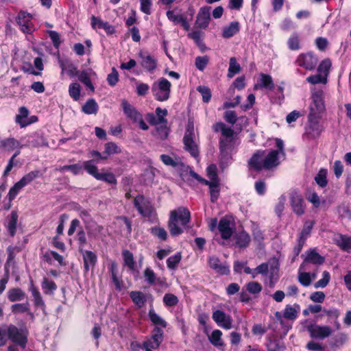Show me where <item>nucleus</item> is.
Returning a JSON list of instances; mask_svg holds the SVG:
<instances>
[{
	"instance_id": "obj_1",
	"label": "nucleus",
	"mask_w": 351,
	"mask_h": 351,
	"mask_svg": "<svg viewBox=\"0 0 351 351\" xmlns=\"http://www.w3.org/2000/svg\"><path fill=\"white\" fill-rule=\"evenodd\" d=\"M276 149L266 151L258 150L250 158L249 165L255 170L271 169L276 167L280 160L285 157L284 143L281 139L276 138Z\"/></svg>"
},
{
	"instance_id": "obj_2",
	"label": "nucleus",
	"mask_w": 351,
	"mask_h": 351,
	"mask_svg": "<svg viewBox=\"0 0 351 351\" xmlns=\"http://www.w3.org/2000/svg\"><path fill=\"white\" fill-rule=\"evenodd\" d=\"M214 130L216 132H220L222 135L220 140L221 162L223 164L228 163L230 160L231 153L236 145L234 131L231 128L226 126L221 122L217 123L214 125Z\"/></svg>"
},
{
	"instance_id": "obj_3",
	"label": "nucleus",
	"mask_w": 351,
	"mask_h": 351,
	"mask_svg": "<svg viewBox=\"0 0 351 351\" xmlns=\"http://www.w3.org/2000/svg\"><path fill=\"white\" fill-rule=\"evenodd\" d=\"M190 220V213L184 207L171 211L169 221V228L173 236H177L182 233L183 228Z\"/></svg>"
},
{
	"instance_id": "obj_4",
	"label": "nucleus",
	"mask_w": 351,
	"mask_h": 351,
	"mask_svg": "<svg viewBox=\"0 0 351 351\" xmlns=\"http://www.w3.org/2000/svg\"><path fill=\"white\" fill-rule=\"evenodd\" d=\"M8 339L20 348L25 349L28 341L29 332L25 326L17 327L14 324L5 325Z\"/></svg>"
},
{
	"instance_id": "obj_5",
	"label": "nucleus",
	"mask_w": 351,
	"mask_h": 351,
	"mask_svg": "<svg viewBox=\"0 0 351 351\" xmlns=\"http://www.w3.org/2000/svg\"><path fill=\"white\" fill-rule=\"evenodd\" d=\"M184 148L191 155L195 158L198 156V145L195 134L194 132V126L192 122H189L186 126L185 134L183 138Z\"/></svg>"
},
{
	"instance_id": "obj_6",
	"label": "nucleus",
	"mask_w": 351,
	"mask_h": 351,
	"mask_svg": "<svg viewBox=\"0 0 351 351\" xmlns=\"http://www.w3.org/2000/svg\"><path fill=\"white\" fill-rule=\"evenodd\" d=\"M312 102L310 105L309 114H314L322 117L325 111V105L324 101V93L321 89L313 88L311 90Z\"/></svg>"
},
{
	"instance_id": "obj_7",
	"label": "nucleus",
	"mask_w": 351,
	"mask_h": 351,
	"mask_svg": "<svg viewBox=\"0 0 351 351\" xmlns=\"http://www.w3.org/2000/svg\"><path fill=\"white\" fill-rule=\"evenodd\" d=\"M156 116H155V130H157L160 138H165L169 134V128L167 127V114L166 109L157 108L156 110Z\"/></svg>"
},
{
	"instance_id": "obj_8",
	"label": "nucleus",
	"mask_w": 351,
	"mask_h": 351,
	"mask_svg": "<svg viewBox=\"0 0 351 351\" xmlns=\"http://www.w3.org/2000/svg\"><path fill=\"white\" fill-rule=\"evenodd\" d=\"M322 117L309 114L308 116V123L306 127V134L312 138L318 137L323 131V127L320 124Z\"/></svg>"
},
{
	"instance_id": "obj_9",
	"label": "nucleus",
	"mask_w": 351,
	"mask_h": 351,
	"mask_svg": "<svg viewBox=\"0 0 351 351\" xmlns=\"http://www.w3.org/2000/svg\"><path fill=\"white\" fill-rule=\"evenodd\" d=\"M123 112L128 118L132 120L134 122L138 123L139 127L143 130H147L148 125L142 119L141 114L130 105L126 100H123L121 103Z\"/></svg>"
},
{
	"instance_id": "obj_10",
	"label": "nucleus",
	"mask_w": 351,
	"mask_h": 351,
	"mask_svg": "<svg viewBox=\"0 0 351 351\" xmlns=\"http://www.w3.org/2000/svg\"><path fill=\"white\" fill-rule=\"evenodd\" d=\"M171 84L165 78H160L157 86L155 87V99L160 101H164L169 98Z\"/></svg>"
},
{
	"instance_id": "obj_11",
	"label": "nucleus",
	"mask_w": 351,
	"mask_h": 351,
	"mask_svg": "<svg viewBox=\"0 0 351 351\" xmlns=\"http://www.w3.org/2000/svg\"><path fill=\"white\" fill-rule=\"evenodd\" d=\"M317 58L311 52L300 53L296 58L295 64L306 70H313L317 64Z\"/></svg>"
},
{
	"instance_id": "obj_12",
	"label": "nucleus",
	"mask_w": 351,
	"mask_h": 351,
	"mask_svg": "<svg viewBox=\"0 0 351 351\" xmlns=\"http://www.w3.org/2000/svg\"><path fill=\"white\" fill-rule=\"evenodd\" d=\"M32 16L25 12H20L16 17V22L19 25L20 29L25 34H31L35 30L32 23Z\"/></svg>"
},
{
	"instance_id": "obj_13",
	"label": "nucleus",
	"mask_w": 351,
	"mask_h": 351,
	"mask_svg": "<svg viewBox=\"0 0 351 351\" xmlns=\"http://www.w3.org/2000/svg\"><path fill=\"white\" fill-rule=\"evenodd\" d=\"M134 205L139 213L143 217L149 219L152 213L151 202L143 195H138L134 199Z\"/></svg>"
},
{
	"instance_id": "obj_14",
	"label": "nucleus",
	"mask_w": 351,
	"mask_h": 351,
	"mask_svg": "<svg viewBox=\"0 0 351 351\" xmlns=\"http://www.w3.org/2000/svg\"><path fill=\"white\" fill-rule=\"evenodd\" d=\"M212 318L219 327L226 330H230L233 327L232 318L230 315L225 313L222 311L216 310L213 311Z\"/></svg>"
},
{
	"instance_id": "obj_15",
	"label": "nucleus",
	"mask_w": 351,
	"mask_h": 351,
	"mask_svg": "<svg viewBox=\"0 0 351 351\" xmlns=\"http://www.w3.org/2000/svg\"><path fill=\"white\" fill-rule=\"evenodd\" d=\"M218 229L222 239H229L234 230V223L231 217L228 216L222 217L219 222Z\"/></svg>"
},
{
	"instance_id": "obj_16",
	"label": "nucleus",
	"mask_w": 351,
	"mask_h": 351,
	"mask_svg": "<svg viewBox=\"0 0 351 351\" xmlns=\"http://www.w3.org/2000/svg\"><path fill=\"white\" fill-rule=\"evenodd\" d=\"M307 329L311 336L314 338L324 339L332 333V329L328 326L311 324L308 326Z\"/></svg>"
},
{
	"instance_id": "obj_17",
	"label": "nucleus",
	"mask_w": 351,
	"mask_h": 351,
	"mask_svg": "<svg viewBox=\"0 0 351 351\" xmlns=\"http://www.w3.org/2000/svg\"><path fill=\"white\" fill-rule=\"evenodd\" d=\"M307 269L305 265H301L298 269V281L304 287L309 286L311 282L317 278L315 273L306 272Z\"/></svg>"
},
{
	"instance_id": "obj_18",
	"label": "nucleus",
	"mask_w": 351,
	"mask_h": 351,
	"mask_svg": "<svg viewBox=\"0 0 351 351\" xmlns=\"http://www.w3.org/2000/svg\"><path fill=\"white\" fill-rule=\"evenodd\" d=\"M290 201L293 212L298 215H302L304 211L303 200L298 192L293 191L290 193Z\"/></svg>"
},
{
	"instance_id": "obj_19",
	"label": "nucleus",
	"mask_w": 351,
	"mask_h": 351,
	"mask_svg": "<svg viewBox=\"0 0 351 351\" xmlns=\"http://www.w3.org/2000/svg\"><path fill=\"white\" fill-rule=\"evenodd\" d=\"M155 346H158L163 340V329L167 326V322L155 314Z\"/></svg>"
},
{
	"instance_id": "obj_20",
	"label": "nucleus",
	"mask_w": 351,
	"mask_h": 351,
	"mask_svg": "<svg viewBox=\"0 0 351 351\" xmlns=\"http://www.w3.org/2000/svg\"><path fill=\"white\" fill-rule=\"evenodd\" d=\"M208 265L211 269L219 274H228L230 271L229 267L225 263H221L220 260L215 256L209 257Z\"/></svg>"
},
{
	"instance_id": "obj_21",
	"label": "nucleus",
	"mask_w": 351,
	"mask_h": 351,
	"mask_svg": "<svg viewBox=\"0 0 351 351\" xmlns=\"http://www.w3.org/2000/svg\"><path fill=\"white\" fill-rule=\"evenodd\" d=\"M167 16L168 19L172 21L174 24H180L184 29L189 28V24L183 14L178 10H168L167 12Z\"/></svg>"
},
{
	"instance_id": "obj_22",
	"label": "nucleus",
	"mask_w": 351,
	"mask_h": 351,
	"mask_svg": "<svg viewBox=\"0 0 351 351\" xmlns=\"http://www.w3.org/2000/svg\"><path fill=\"white\" fill-rule=\"evenodd\" d=\"M265 88L271 90L274 88V84L271 76L265 73H261L257 83L254 85V89Z\"/></svg>"
},
{
	"instance_id": "obj_23",
	"label": "nucleus",
	"mask_w": 351,
	"mask_h": 351,
	"mask_svg": "<svg viewBox=\"0 0 351 351\" xmlns=\"http://www.w3.org/2000/svg\"><path fill=\"white\" fill-rule=\"evenodd\" d=\"M91 26L96 31L103 29L107 34H112L114 28L108 23L102 21L100 18L96 16L91 17Z\"/></svg>"
},
{
	"instance_id": "obj_24",
	"label": "nucleus",
	"mask_w": 351,
	"mask_h": 351,
	"mask_svg": "<svg viewBox=\"0 0 351 351\" xmlns=\"http://www.w3.org/2000/svg\"><path fill=\"white\" fill-rule=\"evenodd\" d=\"M96 77V73L92 69H87L82 71L79 75L78 79L82 82L86 86L94 90V86L91 82V80Z\"/></svg>"
},
{
	"instance_id": "obj_25",
	"label": "nucleus",
	"mask_w": 351,
	"mask_h": 351,
	"mask_svg": "<svg viewBox=\"0 0 351 351\" xmlns=\"http://www.w3.org/2000/svg\"><path fill=\"white\" fill-rule=\"evenodd\" d=\"M300 311V306L299 304H288L285 306L282 312V317L288 320L293 321L297 319Z\"/></svg>"
},
{
	"instance_id": "obj_26",
	"label": "nucleus",
	"mask_w": 351,
	"mask_h": 351,
	"mask_svg": "<svg viewBox=\"0 0 351 351\" xmlns=\"http://www.w3.org/2000/svg\"><path fill=\"white\" fill-rule=\"evenodd\" d=\"M23 141L24 139H21V141H19L14 138H9L1 141V146L7 151H12L16 149V151L20 152V149L23 147Z\"/></svg>"
},
{
	"instance_id": "obj_27",
	"label": "nucleus",
	"mask_w": 351,
	"mask_h": 351,
	"mask_svg": "<svg viewBox=\"0 0 351 351\" xmlns=\"http://www.w3.org/2000/svg\"><path fill=\"white\" fill-rule=\"evenodd\" d=\"M324 258L321 256L315 250H311L306 253L304 261L302 265H305L307 267L308 263L315 265H321L323 263Z\"/></svg>"
},
{
	"instance_id": "obj_28",
	"label": "nucleus",
	"mask_w": 351,
	"mask_h": 351,
	"mask_svg": "<svg viewBox=\"0 0 351 351\" xmlns=\"http://www.w3.org/2000/svg\"><path fill=\"white\" fill-rule=\"evenodd\" d=\"M222 332L218 329L214 330L208 339L210 342L215 347L219 348L221 351L225 350V343L221 339Z\"/></svg>"
},
{
	"instance_id": "obj_29",
	"label": "nucleus",
	"mask_w": 351,
	"mask_h": 351,
	"mask_svg": "<svg viewBox=\"0 0 351 351\" xmlns=\"http://www.w3.org/2000/svg\"><path fill=\"white\" fill-rule=\"evenodd\" d=\"M17 222L18 215L16 211H12L10 215L6 217L4 223L5 226L11 236H14L15 234Z\"/></svg>"
},
{
	"instance_id": "obj_30",
	"label": "nucleus",
	"mask_w": 351,
	"mask_h": 351,
	"mask_svg": "<svg viewBox=\"0 0 351 351\" xmlns=\"http://www.w3.org/2000/svg\"><path fill=\"white\" fill-rule=\"evenodd\" d=\"M84 258V266L86 271L93 268L97 262V256L91 251L85 250L82 252Z\"/></svg>"
},
{
	"instance_id": "obj_31",
	"label": "nucleus",
	"mask_w": 351,
	"mask_h": 351,
	"mask_svg": "<svg viewBox=\"0 0 351 351\" xmlns=\"http://www.w3.org/2000/svg\"><path fill=\"white\" fill-rule=\"evenodd\" d=\"M334 241L343 250L351 253V237L338 234L335 237Z\"/></svg>"
},
{
	"instance_id": "obj_32",
	"label": "nucleus",
	"mask_w": 351,
	"mask_h": 351,
	"mask_svg": "<svg viewBox=\"0 0 351 351\" xmlns=\"http://www.w3.org/2000/svg\"><path fill=\"white\" fill-rule=\"evenodd\" d=\"M123 256L125 265L127 266L130 269V270L133 273L134 278H136L138 269L134 261L132 254L128 250H124L123 252Z\"/></svg>"
},
{
	"instance_id": "obj_33",
	"label": "nucleus",
	"mask_w": 351,
	"mask_h": 351,
	"mask_svg": "<svg viewBox=\"0 0 351 351\" xmlns=\"http://www.w3.org/2000/svg\"><path fill=\"white\" fill-rule=\"evenodd\" d=\"M44 258L47 262L51 265L55 264L56 262L59 265H65L62 256L52 250L47 251L44 254Z\"/></svg>"
},
{
	"instance_id": "obj_34",
	"label": "nucleus",
	"mask_w": 351,
	"mask_h": 351,
	"mask_svg": "<svg viewBox=\"0 0 351 351\" xmlns=\"http://www.w3.org/2000/svg\"><path fill=\"white\" fill-rule=\"evenodd\" d=\"M210 21L209 8H202L197 16V23L200 27H206Z\"/></svg>"
},
{
	"instance_id": "obj_35",
	"label": "nucleus",
	"mask_w": 351,
	"mask_h": 351,
	"mask_svg": "<svg viewBox=\"0 0 351 351\" xmlns=\"http://www.w3.org/2000/svg\"><path fill=\"white\" fill-rule=\"evenodd\" d=\"M160 159L165 165L172 167L176 168L183 165L182 160L174 156L162 154L160 156Z\"/></svg>"
},
{
	"instance_id": "obj_36",
	"label": "nucleus",
	"mask_w": 351,
	"mask_h": 351,
	"mask_svg": "<svg viewBox=\"0 0 351 351\" xmlns=\"http://www.w3.org/2000/svg\"><path fill=\"white\" fill-rule=\"evenodd\" d=\"M131 348L132 351H153L154 343L151 339L143 341L142 343L132 342L131 343Z\"/></svg>"
},
{
	"instance_id": "obj_37",
	"label": "nucleus",
	"mask_w": 351,
	"mask_h": 351,
	"mask_svg": "<svg viewBox=\"0 0 351 351\" xmlns=\"http://www.w3.org/2000/svg\"><path fill=\"white\" fill-rule=\"evenodd\" d=\"M41 287L44 293L47 295H53L54 291L57 289L56 283L53 280L45 277L43 278L41 282Z\"/></svg>"
},
{
	"instance_id": "obj_38",
	"label": "nucleus",
	"mask_w": 351,
	"mask_h": 351,
	"mask_svg": "<svg viewBox=\"0 0 351 351\" xmlns=\"http://www.w3.org/2000/svg\"><path fill=\"white\" fill-rule=\"evenodd\" d=\"M28 110L25 107H21L19 109V113L16 117V121L21 128H24L31 123L27 119Z\"/></svg>"
},
{
	"instance_id": "obj_39",
	"label": "nucleus",
	"mask_w": 351,
	"mask_h": 351,
	"mask_svg": "<svg viewBox=\"0 0 351 351\" xmlns=\"http://www.w3.org/2000/svg\"><path fill=\"white\" fill-rule=\"evenodd\" d=\"M29 291L32 293V295L34 298V302L36 307L40 308L42 309L45 308V302L42 298L40 293L38 289L34 286L33 284H31L29 287Z\"/></svg>"
},
{
	"instance_id": "obj_40",
	"label": "nucleus",
	"mask_w": 351,
	"mask_h": 351,
	"mask_svg": "<svg viewBox=\"0 0 351 351\" xmlns=\"http://www.w3.org/2000/svg\"><path fill=\"white\" fill-rule=\"evenodd\" d=\"M235 240L237 245L245 247L250 242V237L246 232L242 231L235 235Z\"/></svg>"
},
{
	"instance_id": "obj_41",
	"label": "nucleus",
	"mask_w": 351,
	"mask_h": 351,
	"mask_svg": "<svg viewBox=\"0 0 351 351\" xmlns=\"http://www.w3.org/2000/svg\"><path fill=\"white\" fill-rule=\"evenodd\" d=\"M239 31V24L238 22H232L228 26L223 28L222 36L228 38L233 36Z\"/></svg>"
},
{
	"instance_id": "obj_42",
	"label": "nucleus",
	"mask_w": 351,
	"mask_h": 351,
	"mask_svg": "<svg viewBox=\"0 0 351 351\" xmlns=\"http://www.w3.org/2000/svg\"><path fill=\"white\" fill-rule=\"evenodd\" d=\"M139 56L141 58V65L149 71L154 69V60L146 51H141Z\"/></svg>"
},
{
	"instance_id": "obj_43",
	"label": "nucleus",
	"mask_w": 351,
	"mask_h": 351,
	"mask_svg": "<svg viewBox=\"0 0 351 351\" xmlns=\"http://www.w3.org/2000/svg\"><path fill=\"white\" fill-rule=\"evenodd\" d=\"M97 161L94 160H90L84 161L83 162V168L95 178H97V175H99L98 168L96 166Z\"/></svg>"
},
{
	"instance_id": "obj_44",
	"label": "nucleus",
	"mask_w": 351,
	"mask_h": 351,
	"mask_svg": "<svg viewBox=\"0 0 351 351\" xmlns=\"http://www.w3.org/2000/svg\"><path fill=\"white\" fill-rule=\"evenodd\" d=\"M97 110L98 105L93 99L87 100L85 104L82 106V111L86 114H96Z\"/></svg>"
},
{
	"instance_id": "obj_45",
	"label": "nucleus",
	"mask_w": 351,
	"mask_h": 351,
	"mask_svg": "<svg viewBox=\"0 0 351 351\" xmlns=\"http://www.w3.org/2000/svg\"><path fill=\"white\" fill-rule=\"evenodd\" d=\"M24 186L19 182H17L9 191L7 198L8 199L9 204L6 206V209H9L11 206V202L16 197L20 191Z\"/></svg>"
},
{
	"instance_id": "obj_46",
	"label": "nucleus",
	"mask_w": 351,
	"mask_h": 351,
	"mask_svg": "<svg viewBox=\"0 0 351 351\" xmlns=\"http://www.w3.org/2000/svg\"><path fill=\"white\" fill-rule=\"evenodd\" d=\"M121 152V149L115 143L109 142L104 145V155L107 156V158L110 155L119 154Z\"/></svg>"
},
{
	"instance_id": "obj_47",
	"label": "nucleus",
	"mask_w": 351,
	"mask_h": 351,
	"mask_svg": "<svg viewBox=\"0 0 351 351\" xmlns=\"http://www.w3.org/2000/svg\"><path fill=\"white\" fill-rule=\"evenodd\" d=\"M81 86L77 82H73L69 86V96L74 100L78 101L80 98Z\"/></svg>"
},
{
	"instance_id": "obj_48",
	"label": "nucleus",
	"mask_w": 351,
	"mask_h": 351,
	"mask_svg": "<svg viewBox=\"0 0 351 351\" xmlns=\"http://www.w3.org/2000/svg\"><path fill=\"white\" fill-rule=\"evenodd\" d=\"M25 293L20 289H13L8 292V299L11 302L21 301L25 298Z\"/></svg>"
},
{
	"instance_id": "obj_49",
	"label": "nucleus",
	"mask_w": 351,
	"mask_h": 351,
	"mask_svg": "<svg viewBox=\"0 0 351 351\" xmlns=\"http://www.w3.org/2000/svg\"><path fill=\"white\" fill-rule=\"evenodd\" d=\"M241 71V66L237 63L235 58L232 57L230 59L228 77L232 78L235 74L239 73Z\"/></svg>"
},
{
	"instance_id": "obj_50",
	"label": "nucleus",
	"mask_w": 351,
	"mask_h": 351,
	"mask_svg": "<svg viewBox=\"0 0 351 351\" xmlns=\"http://www.w3.org/2000/svg\"><path fill=\"white\" fill-rule=\"evenodd\" d=\"M130 297L133 302L138 307L143 306L146 301L145 295L140 291H132L130 293Z\"/></svg>"
},
{
	"instance_id": "obj_51",
	"label": "nucleus",
	"mask_w": 351,
	"mask_h": 351,
	"mask_svg": "<svg viewBox=\"0 0 351 351\" xmlns=\"http://www.w3.org/2000/svg\"><path fill=\"white\" fill-rule=\"evenodd\" d=\"M182 259V255L180 252H177L173 256H170L167 260V267L169 269H175L177 268L178 264Z\"/></svg>"
},
{
	"instance_id": "obj_52",
	"label": "nucleus",
	"mask_w": 351,
	"mask_h": 351,
	"mask_svg": "<svg viewBox=\"0 0 351 351\" xmlns=\"http://www.w3.org/2000/svg\"><path fill=\"white\" fill-rule=\"evenodd\" d=\"M39 176L38 171H31L25 175L19 182L25 187Z\"/></svg>"
},
{
	"instance_id": "obj_53",
	"label": "nucleus",
	"mask_w": 351,
	"mask_h": 351,
	"mask_svg": "<svg viewBox=\"0 0 351 351\" xmlns=\"http://www.w3.org/2000/svg\"><path fill=\"white\" fill-rule=\"evenodd\" d=\"M306 81L312 84H326L327 83V78L326 75H323L319 73L316 75H310L306 78Z\"/></svg>"
},
{
	"instance_id": "obj_54",
	"label": "nucleus",
	"mask_w": 351,
	"mask_h": 351,
	"mask_svg": "<svg viewBox=\"0 0 351 351\" xmlns=\"http://www.w3.org/2000/svg\"><path fill=\"white\" fill-rule=\"evenodd\" d=\"M96 179L98 180L105 181L111 184H115L117 183L114 175L109 172L99 173V175H97Z\"/></svg>"
},
{
	"instance_id": "obj_55",
	"label": "nucleus",
	"mask_w": 351,
	"mask_h": 351,
	"mask_svg": "<svg viewBox=\"0 0 351 351\" xmlns=\"http://www.w3.org/2000/svg\"><path fill=\"white\" fill-rule=\"evenodd\" d=\"M332 63L329 59H325L321 62L318 66V72L327 77L329 73V70L331 67Z\"/></svg>"
},
{
	"instance_id": "obj_56",
	"label": "nucleus",
	"mask_w": 351,
	"mask_h": 351,
	"mask_svg": "<svg viewBox=\"0 0 351 351\" xmlns=\"http://www.w3.org/2000/svg\"><path fill=\"white\" fill-rule=\"evenodd\" d=\"M12 312L14 314H19L28 312L29 315L33 317V314L29 312V304H15L12 306Z\"/></svg>"
},
{
	"instance_id": "obj_57",
	"label": "nucleus",
	"mask_w": 351,
	"mask_h": 351,
	"mask_svg": "<svg viewBox=\"0 0 351 351\" xmlns=\"http://www.w3.org/2000/svg\"><path fill=\"white\" fill-rule=\"evenodd\" d=\"M268 351H284V344L278 340H270L267 345Z\"/></svg>"
},
{
	"instance_id": "obj_58",
	"label": "nucleus",
	"mask_w": 351,
	"mask_h": 351,
	"mask_svg": "<svg viewBox=\"0 0 351 351\" xmlns=\"http://www.w3.org/2000/svg\"><path fill=\"white\" fill-rule=\"evenodd\" d=\"M288 47L291 50H298L300 49V38L293 34H292L287 41Z\"/></svg>"
},
{
	"instance_id": "obj_59",
	"label": "nucleus",
	"mask_w": 351,
	"mask_h": 351,
	"mask_svg": "<svg viewBox=\"0 0 351 351\" xmlns=\"http://www.w3.org/2000/svg\"><path fill=\"white\" fill-rule=\"evenodd\" d=\"M68 170L71 171L74 175L80 174L83 171V165L75 164L72 165H65L60 169L61 171H65Z\"/></svg>"
},
{
	"instance_id": "obj_60",
	"label": "nucleus",
	"mask_w": 351,
	"mask_h": 351,
	"mask_svg": "<svg viewBox=\"0 0 351 351\" xmlns=\"http://www.w3.org/2000/svg\"><path fill=\"white\" fill-rule=\"evenodd\" d=\"M163 302L167 306H175L178 303V298L172 293H166L163 297Z\"/></svg>"
},
{
	"instance_id": "obj_61",
	"label": "nucleus",
	"mask_w": 351,
	"mask_h": 351,
	"mask_svg": "<svg viewBox=\"0 0 351 351\" xmlns=\"http://www.w3.org/2000/svg\"><path fill=\"white\" fill-rule=\"evenodd\" d=\"M209 58L207 56H197L195 60L196 68L199 71H203L208 64Z\"/></svg>"
},
{
	"instance_id": "obj_62",
	"label": "nucleus",
	"mask_w": 351,
	"mask_h": 351,
	"mask_svg": "<svg viewBox=\"0 0 351 351\" xmlns=\"http://www.w3.org/2000/svg\"><path fill=\"white\" fill-rule=\"evenodd\" d=\"M326 173L327 171L326 169H321L315 178L317 184L322 187L327 184Z\"/></svg>"
},
{
	"instance_id": "obj_63",
	"label": "nucleus",
	"mask_w": 351,
	"mask_h": 351,
	"mask_svg": "<svg viewBox=\"0 0 351 351\" xmlns=\"http://www.w3.org/2000/svg\"><path fill=\"white\" fill-rule=\"evenodd\" d=\"M330 274L324 271L322 274V278L316 282L314 285L315 288H324L327 286L330 280Z\"/></svg>"
},
{
	"instance_id": "obj_64",
	"label": "nucleus",
	"mask_w": 351,
	"mask_h": 351,
	"mask_svg": "<svg viewBox=\"0 0 351 351\" xmlns=\"http://www.w3.org/2000/svg\"><path fill=\"white\" fill-rule=\"evenodd\" d=\"M23 147H36L39 146L40 143H38V137L34 136H29L27 138H23Z\"/></svg>"
}]
</instances>
